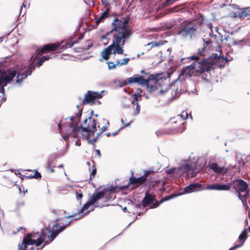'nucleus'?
<instances>
[{"label": "nucleus", "mask_w": 250, "mask_h": 250, "mask_svg": "<svg viewBox=\"0 0 250 250\" xmlns=\"http://www.w3.org/2000/svg\"><path fill=\"white\" fill-rule=\"evenodd\" d=\"M129 21L128 18L122 16L116 17L111 23L112 29L101 36L100 41L106 44L110 40L109 35H111L112 43L102 52V58L100 59V61L103 59L107 60L112 53H124V46L133 33L132 27L128 25Z\"/></svg>", "instance_id": "1"}, {"label": "nucleus", "mask_w": 250, "mask_h": 250, "mask_svg": "<svg viewBox=\"0 0 250 250\" xmlns=\"http://www.w3.org/2000/svg\"><path fill=\"white\" fill-rule=\"evenodd\" d=\"M204 48L202 50L199 49L196 55L191 57L192 60L196 61L192 64L182 68L178 77L180 81L185 80V78L198 76L201 74L203 79L206 80L204 74L205 72H209L213 69V65L219 67L223 65L225 59L221 57V51H218V53H213L211 56L208 57L204 53Z\"/></svg>", "instance_id": "2"}, {"label": "nucleus", "mask_w": 250, "mask_h": 250, "mask_svg": "<svg viewBox=\"0 0 250 250\" xmlns=\"http://www.w3.org/2000/svg\"><path fill=\"white\" fill-rule=\"evenodd\" d=\"M81 115L82 111H80L75 116L65 119L63 122L64 127L66 129L72 128V134L74 138L87 139L91 134H94L97 131V134L99 136L109 126V121L103 119L101 123H98L97 127L96 120L91 116L85 119L83 124H80Z\"/></svg>", "instance_id": "3"}, {"label": "nucleus", "mask_w": 250, "mask_h": 250, "mask_svg": "<svg viewBox=\"0 0 250 250\" xmlns=\"http://www.w3.org/2000/svg\"><path fill=\"white\" fill-rule=\"evenodd\" d=\"M61 44L59 43H50L44 45L37 53L36 56L31 60H33L25 72L22 74L18 73L16 77V83H20L21 81L26 78L28 75L31 74L32 71L35 69L36 66H40L45 61L48 60L51 57L49 56H45L42 57L39 56L43 54L51 51H57L60 50Z\"/></svg>", "instance_id": "4"}, {"label": "nucleus", "mask_w": 250, "mask_h": 250, "mask_svg": "<svg viewBox=\"0 0 250 250\" xmlns=\"http://www.w3.org/2000/svg\"><path fill=\"white\" fill-rule=\"evenodd\" d=\"M70 223L71 221H69L67 224L60 226L59 223L56 222L53 225L52 230H50L48 228L45 230L42 229V232L39 233V237L37 238L36 246H40L43 242H45V244H48L49 242H52L59 233L65 229Z\"/></svg>", "instance_id": "5"}, {"label": "nucleus", "mask_w": 250, "mask_h": 250, "mask_svg": "<svg viewBox=\"0 0 250 250\" xmlns=\"http://www.w3.org/2000/svg\"><path fill=\"white\" fill-rule=\"evenodd\" d=\"M198 28L199 24L197 23L185 21L180 24L177 35L183 39L188 38L193 39L199 34Z\"/></svg>", "instance_id": "6"}, {"label": "nucleus", "mask_w": 250, "mask_h": 250, "mask_svg": "<svg viewBox=\"0 0 250 250\" xmlns=\"http://www.w3.org/2000/svg\"><path fill=\"white\" fill-rule=\"evenodd\" d=\"M229 184L235 190V193L244 206L248 208L247 200L250 197V191L247 183L242 179H238L231 181Z\"/></svg>", "instance_id": "7"}, {"label": "nucleus", "mask_w": 250, "mask_h": 250, "mask_svg": "<svg viewBox=\"0 0 250 250\" xmlns=\"http://www.w3.org/2000/svg\"><path fill=\"white\" fill-rule=\"evenodd\" d=\"M104 196V193L102 190L94 193L90 197L89 201L83 206L81 209L78 211L77 213L79 214L84 213L85 214L94 210L95 207L102 208L104 205L100 204L98 201Z\"/></svg>", "instance_id": "8"}, {"label": "nucleus", "mask_w": 250, "mask_h": 250, "mask_svg": "<svg viewBox=\"0 0 250 250\" xmlns=\"http://www.w3.org/2000/svg\"><path fill=\"white\" fill-rule=\"evenodd\" d=\"M18 72V68L14 65L10 67L7 72H3L0 70V93H2L3 97L1 99L2 102L6 101L4 87L9 83L16 76Z\"/></svg>", "instance_id": "9"}, {"label": "nucleus", "mask_w": 250, "mask_h": 250, "mask_svg": "<svg viewBox=\"0 0 250 250\" xmlns=\"http://www.w3.org/2000/svg\"><path fill=\"white\" fill-rule=\"evenodd\" d=\"M161 75L158 73L150 75L147 79H146V83L145 86H146L149 92L158 89L161 86L159 81L161 80V82L163 81Z\"/></svg>", "instance_id": "10"}, {"label": "nucleus", "mask_w": 250, "mask_h": 250, "mask_svg": "<svg viewBox=\"0 0 250 250\" xmlns=\"http://www.w3.org/2000/svg\"><path fill=\"white\" fill-rule=\"evenodd\" d=\"M188 116L187 112H182V114L178 115L176 118L171 119L169 123L171 127L170 128L173 132H179L181 126L183 125V121L188 118Z\"/></svg>", "instance_id": "11"}, {"label": "nucleus", "mask_w": 250, "mask_h": 250, "mask_svg": "<svg viewBox=\"0 0 250 250\" xmlns=\"http://www.w3.org/2000/svg\"><path fill=\"white\" fill-rule=\"evenodd\" d=\"M179 170L183 173H186L188 176H190L191 178L195 177L199 172L197 165L194 163L183 165L180 167Z\"/></svg>", "instance_id": "12"}, {"label": "nucleus", "mask_w": 250, "mask_h": 250, "mask_svg": "<svg viewBox=\"0 0 250 250\" xmlns=\"http://www.w3.org/2000/svg\"><path fill=\"white\" fill-rule=\"evenodd\" d=\"M146 181V180L145 178V177L143 176V175L139 178H136L133 176V174H132V175L129 178L128 184L126 186L120 187L121 190H123L127 189L130 185H132L135 188H137L140 185L143 184Z\"/></svg>", "instance_id": "13"}, {"label": "nucleus", "mask_w": 250, "mask_h": 250, "mask_svg": "<svg viewBox=\"0 0 250 250\" xmlns=\"http://www.w3.org/2000/svg\"><path fill=\"white\" fill-rule=\"evenodd\" d=\"M37 237H39V232H33L31 233H28L23 238L22 242L24 246L23 247V248L25 249V248H27L29 245H32L33 244H35L36 246V243L37 241Z\"/></svg>", "instance_id": "14"}, {"label": "nucleus", "mask_w": 250, "mask_h": 250, "mask_svg": "<svg viewBox=\"0 0 250 250\" xmlns=\"http://www.w3.org/2000/svg\"><path fill=\"white\" fill-rule=\"evenodd\" d=\"M131 83H138L142 86H145L146 81V79L143 78V76H139L138 75H134L133 77L127 78L126 80L122 82L123 86L126 85Z\"/></svg>", "instance_id": "15"}, {"label": "nucleus", "mask_w": 250, "mask_h": 250, "mask_svg": "<svg viewBox=\"0 0 250 250\" xmlns=\"http://www.w3.org/2000/svg\"><path fill=\"white\" fill-rule=\"evenodd\" d=\"M102 97V95L101 93L92 92L88 91L85 95L83 101V104H86L89 103L93 104L94 100L96 99H100Z\"/></svg>", "instance_id": "16"}, {"label": "nucleus", "mask_w": 250, "mask_h": 250, "mask_svg": "<svg viewBox=\"0 0 250 250\" xmlns=\"http://www.w3.org/2000/svg\"><path fill=\"white\" fill-rule=\"evenodd\" d=\"M231 188L230 185L215 184L209 185L206 187H203V189L216 190H229Z\"/></svg>", "instance_id": "17"}, {"label": "nucleus", "mask_w": 250, "mask_h": 250, "mask_svg": "<svg viewBox=\"0 0 250 250\" xmlns=\"http://www.w3.org/2000/svg\"><path fill=\"white\" fill-rule=\"evenodd\" d=\"M202 185L199 183L191 184L188 186L184 188L185 193H191L194 191H198L201 189H203Z\"/></svg>", "instance_id": "18"}, {"label": "nucleus", "mask_w": 250, "mask_h": 250, "mask_svg": "<svg viewBox=\"0 0 250 250\" xmlns=\"http://www.w3.org/2000/svg\"><path fill=\"white\" fill-rule=\"evenodd\" d=\"M209 168L217 174H225L228 171V168L224 167H220L216 163H213L209 166Z\"/></svg>", "instance_id": "19"}, {"label": "nucleus", "mask_w": 250, "mask_h": 250, "mask_svg": "<svg viewBox=\"0 0 250 250\" xmlns=\"http://www.w3.org/2000/svg\"><path fill=\"white\" fill-rule=\"evenodd\" d=\"M63 121H64V120H63L61 123H60L58 124V129L60 130L61 133L62 132V127L63 128V129H64V130L66 132V133L65 134H64V135L62 134V137L63 138V139L66 141L68 139V138H69L70 136H72L73 137H74V136H73V134H72V128L68 129V130H67V129H66L65 127H64V125L63 124Z\"/></svg>", "instance_id": "20"}, {"label": "nucleus", "mask_w": 250, "mask_h": 250, "mask_svg": "<svg viewBox=\"0 0 250 250\" xmlns=\"http://www.w3.org/2000/svg\"><path fill=\"white\" fill-rule=\"evenodd\" d=\"M155 196L150 194L146 193L145 198L142 201V205L144 207H146L148 205L150 207L155 202Z\"/></svg>", "instance_id": "21"}, {"label": "nucleus", "mask_w": 250, "mask_h": 250, "mask_svg": "<svg viewBox=\"0 0 250 250\" xmlns=\"http://www.w3.org/2000/svg\"><path fill=\"white\" fill-rule=\"evenodd\" d=\"M28 172L25 173L24 177L27 179H40L42 175L37 170H27Z\"/></svg>", "instance_id": "22"}, {"label": "nucleus", "mask_w": 250, "mask_h": 250, "mask_svg": "<svg viewBox=\"0 0 250 250\" xmlns=\"http://www.w3.org/2000/svg\"><path fill=\"white\" fill-rule=\"evenodd\" d=\"M118 187V186H113L111 187H108L106 188H104L102 191L104 193V196L107 193H115L118 192V189H120L121 190L120 187Z\"/></svg>", "instance_id": "23"}, {"label": "nucleus", "mask_w": 250, "mask_h": 250, "mask_svg": "<svg viewBox=\"0 0 250 250\" xmlns=\"http://www.w3.org/2000/svg\"><path fill=\"white\" fill-rule=\"evenodd\" d=\"M108 10H106L98 17L95 19L96 25H98L100 22H103L104 19L108 17Z\"/></svg>", "instance_id": "24"}, {"label": "nucleus", "mask_w": 250, "mask_h": 250, "mask_svg": "<svg viewBox=\"0 0 250 250\" xmlns=\"http://www.w3.org/2000/svg\"><path fill=\"white\" fill-rule=\"evenodd\" d=\"M173 197L174 196L173 195H170L166 197L162 198L160 202H158V201H155V202H154V203H153L152 206H150V208H155L157 207L161 203H163V202L168 201L172 199Z\"/></svg>", "instance_id": "25"}, {"label": "nucleus", "mask_w": 250, "mask_h": 250, "mask_svg": "<svg viewBox=\"0 0 250 250\" xmlns=\"http://www.w3.org/2000/svg\"><path fill=\"white\" fill-rule=\"evenodd\" d=\"M239 239L240 241H241V243L240 244L236 245L235 246H240V247L243 245L244 242L247 238V230L244 229L242 233L240 234V235L239 236Z\"/></svg>", "instance_id": "26"}, {"label": "nucleus", "mask_w": 250, "mask_h": 250, "mask_svg": "<svg viewBox=\"0 0 250 250\" xmlns=\"http://www.w3.org/2000/svg\"><path fill=\"white\" fill-rule=\"evenodd\" d=\"M249 15V14L247 12V10L245 9L237 11L234 13V17L239 18H244L248 17Z\"/></svg>", "instance_id": "27"}, {"label": "nucleus", "mask_w": 250, "mask_h": 250, "mask_svg": "<svg viewBox=\"0 0 250 250\" xmlns=\"http://www.w3.org/2000/svg\"><path fill=\"white\" fill-rule=\"evenodd\" d=\"M131 98L133 99L132 101V104H135L136 102H138L139 101H141L142 97L141 95L134 94L131 96Z\"/></svg>", "instance_id": "28"}, {"label": "nucleus", "mask_w": 250, "mask_h": 250, "mask_svg": "<svg viewBox=\"0 0 250 250\" xmlns=\"http://www.w3.org/2000/svg\"><path fill=\"white\" fill-rule=\"evenodd\" d=\"M164 44V42L162 41H159L158 42H151L148 43L147 45H151V47H159L161 45H162Z\"/></svg>", "instance_id": "29"}, {"label": "nucleus", "mask_w": 250, "mask_h": 250, "mask_svg": "<svg viewBox=\"0 0 250 250\" xmlns=\"http://www.w3.org/2000/svg\"><path fill=\"white\" fill-rule=\"evenodd\" d=\"M82 38L81 36L79 37L78 39L76 41H69L66 42V46L67 47H71L75 43H77L79 42V40H81Z\"/></svg>", "instance_id": "30"}, {"label": "nucleus", "mask_w": 250, "mask_h": 250, "mask_svg": "<svg viewBox=\"0 0 250 250\" xmlns=\"http://www.w3.org/2000/svg\"><path fill=\"white\" fill-rule=\"evenodd\" d=\"M53 162L50 160L48 161L47 163V168L51 172H54L55 171L54 169L55 166H53Z\"/></svg>", "instance_id": "31"}, {"label": "nucleus", "mask_w": 250, "mask_h": 250, "mask_svg": "<svg viewBox=\"0 0 250 250\" xmlns=\"http://www.w3.org/2000/svg\"><path fill=\"white\" fill-rule=\"evenodd\" d=\"M96 172H97V169H96V166L94 164H93L92 167V171H91V174L90 175V178H89L90 181L92 179H93L95 177Z\"/></svg>", "instance_id": "32"}, {"label": "nucleus", "mask_w": 250, "mask_h": 250, "mask_svg": "<svg viewBox=\"0 0 250 250\" xmlns=\"http://www.w3.org/2000/svg\"><path fill=\"white\" fill-rule=\"evenodd\" d=\"M76 198L79 201V203L81 205L82 203V199L83 198V193L81 190L79 192L77 191L76 193Z\"/></svg>", "instance_id": "33"}, {"label": "nucleus", "mask_w": 250, "mask_h": 250, "mask_svg": "<svg viewBox=\"0 0 250 250\" xmlns=\"http://www.w3.org/2000/svg\"><path fill=\"white\" fill-rule=\"evenodd\" d=\"M155 173V171L153 170H152V169H149L148 170H146L144 172V175H143V176L145 177V178L146 179V180H147V178L148 177V176L150 175V174H153Z\"/></svg>", "instance_id": "34"}, {"label": "nucleus", "mask_w": 250, "mask_h": 250, "mask_svg": "<svg viewBox=\"0 0 250 250\" xmlns=\"http://www.w3.org/2000/svg\"><path fill=\"white\" fill-rule=\"evenodd\" d=\"M129 61V58H124L123 59V62L120 63L119 61H117V64H119V66H121L123 65H125L128 63Z\"/></svg>", "instance_id": "35"}, {"label": "nucleus", "mask_w": 250, "mask_h": 250, "mask_svg": "<svg viewBox=\"0 0 250 250\" xmlns=\"http://www.w3.org/2000/svg\"><path fill=\"white\" fill-rule=\"evenodd\" d=\"M118 64H115L113 62H108V68L109 69H114L116 68V65H117Z\"/></svg>", "instance_id": "36"}, {"label": "nucleus", "mask_w": 250, "mask_h": 250, "mask_svg": "<svg viewBox=\"0 0 250 250\" xmlns=\"http://www.w3.org/2000/svg\"><path fill=\"white\" fill-rule=\"evenodd\" d=\"M134 105H136L135 107V114H138L140 112V106L138 103V102H136L135 104H133Z\"/></svg>", "instance_id": "37"}, {"label": "nucleus", "mask_w": 250, "mask_h": 250, "mask_svg": "<svg viewBox=\"0 0 250 250\" xmlns=\"http://www.w3.org/2000/svg\"><path fill=\"white\" fill-rule=\"evenodd\" d=\"M203 41L204 42V45L205 46V47L208 46V45H209L212 43V42L210 40L206 41L205 39H203Z\"/></svg>", "instance_id": "38"}, {"label": "nucleus", "mask_w": 250, "mask_h": 250, "mask_svg": "<svg viewBox=\"0 0 250 250\" xmlns=\"http://www.w3.org/2000/svg\"><path fill=\"white\" fill-rule=\"evenodd\" d=\"M111 193H109L108 195H107V196L106 197L105 201H110V200H113L115 198V197H113L111 195Z\"/></svg>", "instance_id": "39"}, {"label": "nucleus", "mask_w": 250, "mask_h": 250, "mask_svg": "<svg viewBox=\"0 0 250 250\" xmlns=\"http://www.w3.org/2000/svg\"><path fill=\"white\" fill-rule=\"evenodd\" d=\"M175 168H174L167 169L166 170V172L167 174H169L173 173L175 171Z\"/></svg>", "instance_id": "40"}, {"label": "nucleus", "mask_w": 250, "mask_h": 250, "mask_svg": "<svg viewBox=\"0 0 250 250\" xmlns=\"http://www.w3.org/2000/svg\"><path fill=\"white\" fill-rule=\"evenodd\" d=\"M51 212L55 214H57L60 212V211L59 209L52 208Z\"/></svg>", "instance_id": "41"}, {"label": "nucleus", "mask_w": 250, "mask_h": 250, "mask_svg": "<svg viewBox=\"0 0 250 250\" xmlns=\"http://www.w3.org/2000/svg\"><path fill=\"white\" fill-rule=\"evenodd\" d=\"M24 246V244H23V242L21 243V244H19V250H27V248H25V249L23 248V247Z\"/></svg>", "instance_id": "42"}, {"label": "nucleus", "mask_w": 250, "mask_h": 250, "mask_svg": "<svg viewBox=\"0 0 250 250\" xmlns=\"http://www.w3.org/2000/svg\"><path fill=\"white\" fill-rule=\"evenodd\" d=\"M240 245L239 246H234L233 247L230 248L229 250H235L236 249L240 247Z\"/></svg>", "instance_id": "43"}, {"label": "nucleus", "mask_w": 250, "mask_h": 250, "mask_svg": "<svg viewBox=\"0 0 250 250\" xmlns=\"http://www.w3.org/2000/svg\"><path fill=\"white\" fill-rule=\"evenodd\" d=\"M102 0V2L103 3V4H104L105 5H107V1L108 0Z\"/></svg>", "instance_id": "44"}, {"label": "nucleus", "mask_w": 250, "mask_h": 250, "mask_svg": "<svg viewBox=\"0 0 250 250\" xmlns=\"http://www.w3.org/2000/svg\"><path fill=\"white\" fill-rule=\"evenodd\" d=\"M77 214V213H75V214H73V215H70V216H69L67 217V218H69V217L73 218V217H75V215H76Z\"/></svg>", "instance_id": "45"}, {"label": "nucleus", "mask_w": 250, "mask_h": 250, "mask_svg": "<svg viewBox=\"0 0 250 250\" xmlns=\"http://www.w3.org/2000/svg\"><path fill=\"white\" fill-rule=\"evenodd\" d=\"M63 166L62 164H61V165H60L59 166H58V167H59V168H63Z\"/></svg>", "instance_id": "46"}, {"label": "nucleus", "mask_w": 250, "mask_h": 250, "mask_svg": "<svg viewBox=\"0 0 250 250\" xmlns=\"http://www.w3.org/2000/svg\"><path fill=\"white\" fill-rule=\"evenodd\" d=\"M123 211L124 212H126L127 211V208L126 207H124L123 208Z\"/></svg>", "instance_id": "47"}, {"label": "nucleus", "mask_w": 250, "mask_h": 250, "mask_svg": "<svg viewBox=\"0 0 250 250\" xmlns=\"http://www.w3.org/2000/svg\"><path fill=\"white\" fill-rule=\"evenodd\" d=\"M143 74H145L146 75H147L148 73H146L145 72L144 70H142L141 72Z\"/></svg>", "instance_id": "48"}, {"label": "nucleus", "mask_w": 250, "mask_h": 250, "mask_svg": "<svg viewBox=\"0 0 250 250\" xmlns=\"http://www.w3.org/2000/svg\"><path fill=\"white\" fill-rule=\"evenodd\" d=\"M118 132H115V133H112V135H113V136H115V135H116V134H118Z\"/></svg>", "instance_id": "49"}, {"label": "nucleus", "mask_w": 250, "mask_h": 250, "mask_svg": "<svg viewBox=\"0 0 250 250\" xmlns=\"http://www.w3.org/2000/svg\"><path fill=\"white\" fill-rule=\"evenodd\" d=\"M97 152L98 154L99 155H100V150H97Z\"/></svg>", "instance_id": "50"}, {"label": "nucleus", "mask_w": 250, "mask_h": 250, "mask_svg": "<svg viewBox=\"0 0 250 250\" xmlns=\"http://www.w3.org/2000/svg\"><path fill=\"white\" fill-rule=\"evenodd\" d=\"M78 142H79V141H78H78L76 142V144L77 145H80V144H78Z\"/></svg>", "instance_id": "51"}, {"label": "nucleus", "mask_w": 250, "mask_h": 250, "mask_svg": "<svg viewBox=\"0 0 250 250\" xmlns=\"http://www.w3.org/2000/svg\"><path fill=\"white\" fill-rule=\"evenodd\" d=\"M80 48H81V49H83H83H85V48L84 47H80Z\"/></svg>", "instance_id": "52"}, {"label": "nucleus", "mask_w": 250, "mask_h": 250, "mask_svg": "<svg viewBox=\"0 0 250 250\" xmlns=\"http://www.w3.org/2000/svg\"><path fill=\"white\" fill-rule=\"evenodd\" d=\"M87 164L88 165L90 166V162H87Z\"/></svg>", "instance_id": "53"}, {"label": "nucleus", "mask_w": 250, "mask_h": 250, "mask_svg": "<svg viewBox=\"0 0 250 250\" xmlns=\"http://www.w3.org/2000/svg\"><path fill=\"white\" fill-rule=\"evenodd\" d=\"M137 91H139L140 92H142V91L139 88L138 89H137Z\"/></svg>", "instance_id": "54"}, {"label": "nucleus", "mask_w": 250, "mask_h": 250, "mask_svg": "<svg viewBox=\"0 0 250 250\" xmlns=\"http://www.w3.org/2000/svg\"><path fill=\"white\" fill-rule=\"evenodd\" d=\"M106 135H107V136H110V134L109 133H108L106 134Z\"/></svg>", "instance_id": "55"}, {"label": "nucleus", "mask_w": 250, "mask_h": 250, "mask_svg": "<svg viewBox=\"0 0 250 250\" xmlns=\"http://www.w3.org/2000/svg\"><path fill=\"white\" fill-rule=\"evenodd\" d=\"M225 60H226V62H228V58H226Z\"/></svg>", "instance_id": "56"}, {"label": "nucleus", "mask_w": 250, "mask_h": 250, "mask_svg": "<svg viewBox=\"0 0 250 250\" xmlns=\"http://www.w3.org/2000/svg\"><path fill=\"white\" fill-rule=\"evenodd\" d=\"M30 249L31 250H33V247H31Z\"/></svg>", "instance_id": "57"}, {"label": "nucleus", "mask_w": 250, "mask_h": 250, "mask_svg": "<svg viewBox=\"0 0 250 250\" xmlns=\"http://www.w3.org/2000/svg\"><path fill=\"white\" fill-rule=\"evenodd\" d=\"M249 230L250 232V226L249 227Z\"/></svg>", "instance_id": "58"}, {"label": "nucleus", "mask_w": 250, "mask_h": 250, "mask_svg": "<svg viewBox=\"0 0 250 250\" xmlns=\"http://www.w3.org/2000/svg\"><path fill=\"white\" fill-rule=\"evenodd\" d=\"M83 216V214H82V215H80V217H79V218H81V217H82Z\"/></svg>", "instance_id": "59"}, {"label": "nucleus", "mask_w": 250, "mask_h": 250, "mask_svg": "<svg viewBox=\"0 0 250 250\" xmlns=\"http://www.w3.org/2000/svg\"><path fill=\"white\" fill-rule=\"evenodd\" d=\"M22 6H25V5L24 3H23Z\"/></svg>", "instance_id": "60"}, {"label": "nucleus", "mask_w": 250, "mask_h": 250, "mask_svg": "<svg viewBox=\"0 0 250 250\" xmlns=\"http://www.w3.org/2000/svg\"><path fill=\"white\" fill-rule=\"evenodd\" d=\"M128 125H129V124H128L127 125H126V126Z\"/></svg>", "instance_id": "61"}]
</instances>
